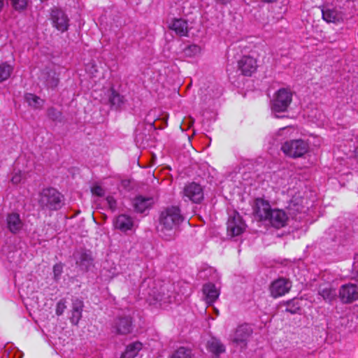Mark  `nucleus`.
<instances>
[{"label":"nucleus","instance_id":"20","mask_svg":"<svg viewBox=\"0 0 358 358\" xmlns=\"http://www.w3.org/2000/svg\"><path fill=\"white\" fill-rule=\"evenodd\" d=\"M113 224L115 229L126 232L128 230H131L134 226V220L128 215L121 214L115 217Z\"/></svg>","mask_w":358,"mask_h":358},{"label":"nucleus","instance_id":"44","mask_svg":"<svg viewBox=\"0 0 358 358\" xmlns=\"http://www.w3.org/2000/svg\"><path fill=\"white\" fill-rule=\"evenodd\" d=\"M261 1L266 2V3H273V2H275L276 0H261Z\"/></svg>","mask_w":358,"mask_h":358},{"label":"nucleus","instance_id":"5","mask_svg":"<svg viewBox=\"0 0 358 358\" xmlns=\"http://www.w3.org/2000/svg\"><path fill=\"white\" fill-rule=\"evenodd\" d=\"M292 101V92L289 89L281 88L276 93L272 103L274 112H285Z\"/></svg>","mask_w":358,"mask_h":358},{"label":"nucleus","instance_id":"2","mask_svg":"<svg viewBox=\"0 0 358 358\" xmlns=\"http://www.w3.org/2000/svg\"><path fill=\"white\" fill-rule=\"evenodd\" d=\"M184 217L178 206L167 207L159 216L160 232L165 240H171L174 236L175 230L183 222Z\"/></svg>","mask_w":358,"mask_h":358},{"label":"nucleus","instance_id":"32","mask_svg":"<svg viewBox=\"0 0 358 358\" xmlns=\"http://www.w3.org/2000/svg\"><path fill=\"white\" fill-rule=\"evenodd\" d=\"M171 358H192V353L191 350L181 347L174 352Z\"/></svg>","mask_w":358,"mask_h":358},{"label":"nucleus","instance_id":"42","mask_svg":"<svg viewBox=\"0 0 358 358\" xmlns=\"http://www.w3.org/2000/svg\"><path fill=\"white\" fill-rule=\"evenodd\" d=\"M6 0H0V12H1L5 6Z\"/></svg>","mask_w":358,"mask_h":358},{"label":"nucleus","instance_id":"6","mask_svg":"<svg viewBox=\"0 0 358 358\" xmlns=\"http://www.w3.org/2000/svg\"><path fill=\"white\" fill-rule=\"evenodd\" d=\"M132 317L129 315L117 317L113 322L111 331L115 335L127 336L133 330Z\"/></svg>","mask_w":358,"mask_h":358},{"label":"nucleus","instance_id":"12","mask_svg":"<svg viewBox=\"0 0 358 358\" xmlns=\"http://www.w3.org/2000/svg\"><path fill=\"white\" fill-rule=\"evenodd\" d=\"M76 260V264L83 271L89 270L90 267L92 265L93 259L92 253L89 250H79L73 254Z\"/></svg>","mask_w":358,"mask_h":358},{"label":"nucleus","instance_id":"34","mask_svg":"<svg viewBox=\"0 0 358 358\" xmlns=\"http://www.w3.org/2000/svg\"><path fill=\"white\" fill-rule=\"evenodd\" d=\"M48 117L53 121H59L62 117V113L55 108H50L48 110Z\"/></svg>","mask_w":358,"mask_h":358},{"label":"nucleus","instance_id":"28","mask_svg":"<svg viewBox=\"0 0 358 358\" xmlns=\"http://www.w3.org/2000/svg\"><path fill=\"white\" fill-rule=\"evenodd\" d=\"M108 99L111 106L116 108H120L124 103V97L113 89H110L108 92Z\"/></svg>","mask_w":358,"mask_h":358},{"label":"nucleus","instance_id":"1","mask_svg":"<svg viewBox=\"0 0 358 358\" xmlns=\"http://www.w3.org/2000/svg\"><path fill=\"white\" fill-rule=\"evenodd\" d=\"M141 289L145 292L146 300L151 305L162 306L175 300L174 285L169 282L148 279L143 282Z\"/></svg>","mask_w":358,"mask_h":358},{"label":"nucleus","instance_id":"43","mask_svg":"<svg viewBox=\"0 0 358 358\" xmlns=\"http://www.w3.org/2000/svg\"><path fill=\"white\" fill-rule=\"evenodd\" d=\"M189 127H190L194 122V120L192 117H189L188 119Z\"/></svg>","mask_w":358,"mask_h":358},{"label":"nucleus","instance_id":"8","mask_svg":"<svg viewBox=\"0 0 358 358\" xmlns=\"http://www.w3.org/2000/svg\"><path fill=\"white\" fill-rule=\"evenodd\" d=\"M182 196L192 203H199L204 197L203 189L200 184L191 182L185 185Z\"/></svg>","mask_w":358,"mask_h":358},{"label":"nucleus","instance_id":"13","mask_svg":"<svg viewBox=\"0 0 358 358\" xmlns=\"http://www.w3.org/2000/svg\"><path fill=\"white\" fill-rule=\"evenodd\" d=\"M252 333V330L247 324L239 326L231 340L234 343H236L237 345H239L241 348H245L247 345V341Z\"/></svg>","mask_w":358,"mask_h":358},{"label":"nucleus","instance_id":"36","mask_svg":"<svg viewBox=\"0 0 358 358\" xmlns=\"http://www.w3.org/2000/svg\"><path fill=\"white\" fill-rule=\"evenodd\" d=\"M66 308V301L64 299L59 300L57 303L56 314L57 315H62L64 313Z\"/></svg>","mask_w":358,"mask_h":358},{"label":"nucleus","instance_id":"25","mask_svg":"<svg viewBox=\"0 0 358 358\" xmlns=\"http://www.w3.org/2000/svg\"><path fill=\"white\" fill-rule=\"evenodd\" d=\"M143 344L140 341L133 342L127 345L120 358H135L142 350Z\"/></svg>","mask_w":358,"mask_h":358},{"label":"nucleus","instance_id":"31","mask_svg":"<svg viewBox=\"0 0 358 358\" xmlns=\"http://www.w3.org/2000/svg\"><path fill=\"white\" fill-rule=\"evenodd\" d=\"M182 52L185 57H194L201 52V47L195 44L189 45L183 49Z\"/></svg>","mask_w":358,"mask_h":358},{"label":"nucleus","instance_id":"37","mask_svg":"<svg viewBox=\"0 0 358 358\" xmlns=\"http://www.w3.org/2000/svg\"><path fill=\"white\" fill-rule=\"evenodd\" d=\"M287 306L286 308V311L288 313H290L292 314L296 313L298 312V310H299V307L295 306L294 301H289L287 303Z\"/></svg>","mask_w":358,"mask_h":358},{"label":"nucleus","instance_id":"9","mask_svg":"<svg viewBox=\"0 0 358 358\" xmlns=\"http://www.w3.org/2000/svg\"><path fill=\"white\" fill-rule=\"evenodd\" d=\"M245 224L237 213L230 216L227 222V234L231 237L238 236L243 233Z\"/></svg>","mask_w":358,"mask_h":358},{"label":"nucleus","instance_id":"4","mask_svg":"<svg viewBox=\"0 0 358 358\" xmlns=\"http://www.w3.org/2000/svg\"><path fill=\"white\" fill-rule=\"evenodd\" d=\"M281 150L289 157L298 158L308 152L309 145L302 139L289 140L282 145Z\"/></svg>","mask_w":358,"mask_h":358},{"label":"nucleus","instance_id":"21","mask_svg":"<svg viewBox=\"0 0 358 358\" xmlns=\"http://www.w3.org/2000/svg\"><path fill=\"white\" fill-rule=\"evenodd\" d=\"M6 224L8 230L13 234H17L23 227V222L17 213L8 214L6 216Z\"/></svg>","mask_w":358,"mask_h":358},{"label":"nucleus","instance_id":"15","mask_svg":"<svg viewBox=\"0 0 358 358\" xmlns=\"http://www.w3.org/2000/svg\"><path fill=\"white\" fill-rule=\"evenodd\" d=\"M272 210L268 201L262 198L255 199L254 211L261 220H267Z\"/></svg>","mask_w":358,"mask_h":358},{"label":"nucleus","instance_id":"16","mask_svg":"<svg viewBox=\"0 0 358 358\" xmlns=\"http://www.w3.org/2000/svg\"><path fill=\"white\" fill-rule=\"evenodd\" d=\"M267 220L273 227L280 229L286 225L288 216L284 210L275 208L273 209Z\"/></svg>","mask_w":358,"mask_h":358},{"label":"nucleus","instance_id":"40","mask_svg":"<svg viewBox=\"0 0 358 358\" xmlns=\"http://www.w3.org/2000/svg\"><path fill=\"white\" fill-rule=\"evenodd\" d=\"M22 180V176L20 172L19 173H15L11 178V181L13 184H18Z\"/></svg>","mask_w":358,"mask_h":358},{"label":"nucleus","instance_id":"10","mask_svg":"<svg viewBox=\"0 0 358 358\" xmlns=\"http://www.w3.org/2000/svg\"><path fill=\"white\" fill-rule=\"evenodd\" d=\"M292 287V282L288 279L279 278L274 280L270 285L271 296L278 298L288 293Z\"/></svg>","mask_w":358,"mask_h":358},{"label":"nucleus","instance_id":"35","mask_svg":"<svg viewBox=\"0 0 358 358\" xmlns=\"http://www.w3.org/2000/svg\"><path fill=\"white\" fill-rule=\"evenodd\" d=\"M63 272V264L62 263L56 264L53 266L54 278L56 280H59Z\"/></svg>","mask_w":358,"mask_h":358},{"label":"nucleus","instance_id":"45","mask_svg":"<svg viewBox=\"0 0 358 358\" xmlns=\"http://www.w3.org/2000/svg\"><path fill=\"white\" fill-rule=\"evenodd\" d=\"M129 183V180H123L122 181V185H127V184Z\"/></svg>","mask_w":358,"mask_h":358},{"label":"nucleus","instance_id":"7","mask_svg":"<svg viewBox=\"0 0 358 358\" xmlns=\"http://www.w3.org/2000/svg\"><path fill=\"white\" fill-rule=\"evenodd\" d=\"M50 20L52 26L62 33L68 30L69 18L62 8L54 7L50 10Z\"/></svg>","mask_w":358,"mask_h":358},{"label":"nucleus","instance_id":"26","mask_svg":"<svg viewBox=\"0 0 358 358\" xmlns=\"http://www.w3.org/2000/svg\"><path fill=\"white\" fill-rule=\"evenodd\" d=\"M207 349L210 352L214 357L218 358L220 355L225 352V346L220 341L213 338L208 341Z\"/></svg>","mask_w":358,"mask_h":358},{"label":"nucleus","instance_id":"24","mask_svg":"<svg viewBox=\"0 0 358 358\" xmlns=\"http://www.w3.org/2000/svg\"><path fill=\"white\" fill-rule=\"evenodd\" d=\"M203 292L208 304L214 303L220 295L219 291L216 289L215 285L212 283L205 284L203 287Z\"/></svg>","mask_w":358,"mask_h":358},{"label":"nucleus","instance_id":"18","mask_svg":"<svg viewBox=\"0 0 358 358\" xmlns=\"http://www.w3.org/2000/svg\"><path fill=\"white\" fill-rule=\"evenodd\" d=\"M169 28L178 36H187L189 27L187 21L182 18H173L169 25Z\"/></svg>","mask_w":358,"mask_h":358},{"label":"nucleus","instance_id":"14","mask_svg":"<svg viewBox=\"0 0 358 358\" xmlns=\"http://www.w3.org/2000/svg\"><path fill=\"white\" fill-rule=\"evenodd\" d=\"M238 66L243 75L251 76L257 70V60L250 56H243L238 61Z\"/></svg>","mask_w":358,"mask_h":358},{"label":"nucleus","instance_id":"33","mask_svg":"<svg viewBox=\"0 0 358 358\" xmlns=\"http://www.w3.org/2000/svg\"><path fill=\"white\" fill-rule=\"evenodd\" d=\"M29 1V0H10L12 8L17 12L24 10L27 7Z\"/></svg>","mask_w":358,"mask_h":358},{"label":"nucleus","instance_id":"29","mask_svg":"<svg viewBox=\"0 0 358 358\" xmlns=\"http://www.w3.org/2000/svg\"><path fill=\"white\" fill-rule=\"evenodd\" d=\"M13 70L14 67L7 62L0 63V83L8 80L10 77Z\"/></svg>","mask_w":358,"mask_h":358},{"label":"nucleus","instance_id":"17","mask_svg":"<svg viewBox=\"0 0 358 358\" xmlns=\"http://www.w3.org/2000/svg\"><path fill=\"white\" fill-rule=\"evenodd\" d=\"M322 18L327 22L341 23L343 22L346 19V16L343 12L336 8L322 9Z\"/></svg>","mask_w":358,"mask_h":358},{"label":"nucleus","instance_id":"27","mask_svg":"<svg viewBox=\"0 0 358 358\" xmlns=\"http://www.w3.org/2000/svg\"><path fill=\"white\" fill-rule=\"evenodd\" d=\"M24 97L28 105L34 109H41L44 104V100L34 94L26 93Z\"/></svg>","mask_w":358,"mask_h":358},{"label":"nucleus","instance_id":"3","mask_svg":"<svg viewBox=\"0 0 358 358\" xmlns=\"http://www.w3.org/2000/svg\"><path fill=\"white\" fill-rule=\"evenodd\" d=\"M64 196L53 187L44 188L39 193L38 203L43 209L57 210L64 206Z\"/></svg>","mask_w":358,"mask_h":358},{"label":"nucleus","instance_id":"39","mask_svg":"<svg viewBox=\"0 0 358 358\" xmlns=\"http://www.w3.org/2000/svg\"><path fill=\"white\" fill-rule=\"evenodd\" d=\"M107 203L110 209L113 210L116 208V201L113 196H108L106 198Z\"/></svg>","mask_w":358,"mask_h":358},{"label":"nucleus","instance_id":"41","mask_svg":"<svg viewBox=\"0 0 358 358\" xmlns=\"http://www.w3.org/2000/svg\"><path fill=\"white\" fill-rule=\"evenodd\" d=\"M231 0H215L217 3L226 5L229 3Z\"/></svg>","mask_w":358,"mask_h":358},{"label":"nucleus","instance_id":"22","mask_svg":"<svg viewBox=\"0 0 358 358\" xmlns=\"http://www.w3.org/2000/svg\"><path fill=\"white\" fill-rule=\"evenodd\" d=\"M153 204V199L152 197H145L138 196L132 201V206L134 210L138 213H143L150 208Z\"/></svg>","mask_w":358,"mask_h":358},{"label":"nucleus","instance_id":"23","mask_svg":"<svg viewBox=\"0 0 358 358\" xmlns=\"http://www.w3.org/2000/svg\"><path fill=\"white\" fill-rule=\"evenodd\" d=\"M83 308V302L79 299L73 301L71 317L70 320L73 324H78L82 317V312Z\"/></svg>","mask_w":358,"mask_h":358},{"label":"nucleus","instance_id":"11","mask_svg":"<svg viewBox=\"0 0 358 358\" xmlns=\"http://www.w3.org/2000/svg\"><path fill=\"white\" fill-rule=\"evenodd\" d=\"M339 298L343 303H350L358 299V287L355 284L343 285L339 289Z\"/></svg>","mask_w":358,"mask_h":358},{"label":"nucleus","instance_id":"38","mask_svg":"<svg viewBox=\"0 0 358 358\" xmlns=\"http://www.w3.org/2000/svg\"><path fill=\"white\" fill-rule=\"evenodd\" d=\"M92 193L98 196H103L105 191L100 185H95L92 187Z\"/></svg>","mask_w":358,"mask_h":358},{"label":"nucleus","instance_id":"19","mask_svg":"<svg viewBox=\"0 0 358 358\" xmlns=\"http://www.w3.org/2000/svg\"><path fill=\"white\" fill-rule=\"evenodd\" d=\"M42 76L48 87L54 88L58 85L59 82V73H57L55 66L45 68Z\"/></svg>","mask_w":358,"mask_h":358},{"label":"nucleus","instance_id":"30","mask_svg":"<svg viewBox=\"0 0 358 358\" xmlns=\"http://www.w3.org/2000/svg\"><path fill=\"white\" fill-rule=\"evenodd\" d=\"M319 294L322 296L324 300L332 301L336 299V291L331 286L320 287Z\"/></svg>","mask_w":358,"mask_h":358},{"label":"nucleus","instance_id":"46","mask_svg":"<svg viewBox=\"0 0 358 358\" xmlns=\"http://www.w3.org/2000/svg\"><path fill=\"white\" fill-rule=\"evenodd\" d=\"M355 157H356L357 161L358 162V150L356 152Z\"/></svg>","mask_w":358,"mask_h":358}]
</instances>
